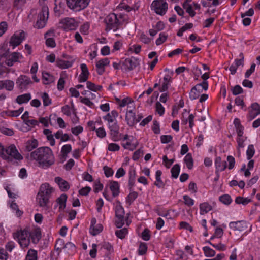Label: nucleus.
I'll return each instance as SVG.
<instances>
[{"instance_id":"nucleus-44","label":"nucleus","mask_w":260,"mask_h":260,"mask_svg":"<svg viewBox=\"0 0 260 260\" xmlns=\"http://www.w3.org/2000/svg\"><path fill=\"white\" fill-rule=\"evenodd\" d=\"M255 150L254 146L252 144L249 145L246 151L247 159L250 160L254 155Z\"/></svg>"},{"instance_id":"nucleus-34","label":"nucleus","mask_w":260,"mask_h":260,"mask_svg":"<svg viewBox=\"0 0 260 260\" xmlns=\"http://www.w3.org/2000/svg\"><path fill=\"white\" fill-rule=\"evenodd\" d=\"M29 236L31 237L32 242L37 243L41 238V233L39 230H37L31 234L29 233Z\"/></svg>"},{"instance_id":"nucleus-37","label":"nucleus","mask_w":260,"mask_h":260,"mask_svg":"<svg viewBox=\"0 0 260 260\" xmlns=\"http://www.w3.org/2000/svg\"><path fill=\"white\" fill-rule=\"evenodd\" d=\"M180 170V167L179 165L175 164L173 166L171 170L172 177L174 178H177L178 177Z\"/></svg>"},{"instance_id":"nucleus-29","label":"nucleus","mask_w":260,"mask_h":260,"mask_svg":"<svg viewBox=\"0 0 260 260\" xmlns=\"http://www.w3.org/2000/svg\"><path fill=\"white\" fill-rule=\"evenodd\" d=\"M38 146V142L36 139L29 140L27 141L25 145V150L30 152Z\"/></svg>"},{"instance_id":"nucleus-56","label":"nucleus","mask_w":260,"mask_h":260,"mask_svg":"<svg viewBox=\"0 0 260 260\" xmlns=\"http://www.w3.org/2000/svg\"><path fill=\"white\" fill-rule=\"evenodd\" d=\"M5 64L4 61H0V77H1L4 74L8 72V69Z\"/></svg>"},{"instance_id":"nucleus-15","label":"nucleus","mask_w":260,"mask_h":260,"mask_svg":"<svg viewBox=\"0 0 260 260\" xmlns=\"http://www.w3.org/2000/svg\"><path fill=\"white\" fill-rule=\"evenodd\" d=\"M82 72L79 75V81L84 82L87 80L89 72L87 66L85 63H82L80 66Z\"/></svg>"},{"instance_id":"nucleus-1","label":"nucleus","mask_w":260,"mask_h":260,"mask_svg":"<svg viewBox=\"0 0 260 260\" xmlns=\"http://www.w3.org/2000/svg\"><path fill=\"white\" fill-rule=\"evenodd\" d=\"M30 159L37 161L39 166L44 168L50 167L55 161L52 151L48 147H41L31 152Z\"/></svg>"},{"instance_id":"nucleus-5","label":"nucleus","mask_w":260,"mask_h":260,"mask_svg":"<svg viewBox=\"0 0 260 260\" xmlns=\"http://www.w3.org/2000/svg\"><path fill=\"white\" fill-rule=\"evenodd\" d=\"M49 16V9L47 6H43L41 12L38 15V19L34 27L38 29L44 28L47 23Z\"/></svg>"},{"instance_id":"nucleus-42","label":"nucleus","mask_w":260,"mask_h":260,"mask_svg":"<svg viewBox=\"0 0 260 260\" xmlns=\"http://www.w3.org/2000/svg\"><path fill=\"white\" fill-rule=\"evenodd\" d=\"M90 230V233L93 236H95L99 234L103 230V226L101 224H97L92 227Z\"/></svg>"},{"instance_id":"nucleus-47","label":"nucleus","mask_w":260,"mask_h":260,"mask_svg":"<svg viewBox=\"0 0 260 260\" xmlns=\"http://www.w3.org/2000/svg\"><path fill=\"white\" fill-rule=\"evenodd\" d=\"M183 8L186 10L187 13L189 14V16L191 17H193L196 15V12L193 10L191 5H187L186 4H183Z\"/></svg>"},{"instance_id":"nucleus-52","label":"nucleus","mask_w":260,"mask_h":260,"mask_svg":"<svg viewBox=\"0 0 260 260\" xmlns=\"http://www.w3.org/2000/svg\"><path fill=\"white\" fill-rule=\"evenodd\" d=\"M156 111L161 116L164 114L165 112V108L159 102H157L155 104Z\"/></svg>"},{"instance_id":"nucleus-45","label":"nucleus","mask_w":260,"mask_h":260,"mask_svg":"<svg viewBox=\"0 0 260 260\" xmlns=\"http://www.w3.org/2000/svg\"><path fill=\"white\" fill-rule=\"evenodd\" d=\"M203 251L206 257H212L215 255V251L209 247H204Z\"/></svg>"},{"instance_id":"nucleus-58","label":"nucleus","mask_w":260,"mask_h":260,"mask_svg":"<svg viewBox=\"0 0 260 260\" xmlns=\"http://www.w3.org/2000/svg\"><path fill=\"white\" fill-rule=\"evenodd\" d=\"M167 36L164 33H160L159 38L156 40V44L159 45L163 43L167 39Z\"/></svg>"},{"instance_id":"nucleus-17","label":"nucleus","mask_w":260,"mask_h":260,"mask_svg":"<svg viewBox=\"0 0 260 260\" xmlns=\"http://www.w3.org/2000/svg\"><path fill=\"white\" fill-rule=\"evenodd\" d=\"M215 165L216 173L224 171L227 167L226 162L225 161H222L220 157H217L216 158Z\"/></svg>"},{"instance_id":"nucleus-16","label":"nucleus","mask_w":260,"mask_h":260,"mask_svg":"<svg viewBox=\"0 0 260 260\" xmlns=\"http://www.w3.org/2000/svg\"><path fill=\"white\" fill-rule=\"evenodd\" d=\"M55 181L57 183L60 189L62 191H66L70 188L69 183L59 177H55Z\"/></svg>"},{"instance_id":"nucleus-31","label":"nucleus","mask_w":260,"mask_h":260,"mask_svg":"<svg viewBox=\"0 0 260 260\" xmlns=\"http://www.w3.org/2000/svg\"><path fill=\"white\" fill-rule=\"evenodd\" d=\"M42 80L44 84H49L54 81V77L47 72H43Z\"/></svg>"},{"instance_id":"nucleus-11","label":"nucleus","mask_w":260,"mask_h":260,"mask_svg":"<svg viewBox=\"0 0 260 260\" xmlns=\"http://www.w3.org/2000/svg\"><path fill=\"white\" fill-rule=\"evenodd\" d=\"M25 38V32L23 31L16 32L11 38L9 45L14 49L18 46Z\"/></svg>"},{"instance_id":"nucleus-51","label":"nucleus","mask_w":260,"mask_h":260,"mask_svg":"<svg viewBox=\"0 0 260 260\" xmlns=\"http://www.w3.org/2000/svg\"><path fill=\"white\" fill-rule=\"evenodd\" d=\"M138 197V193L132 191L127 197V202L131 204Z\"/></svg>"},{"instance_id":"nucleus-62","label":"nucleus","mask_w":260,"mask_h":260,"mask_svg":"<svg viewBox=\"0 0 260 260\" xmlns=\"http://www.w3.org/2000/svg\"><path fill=\"white\" fill-rule=\"evenodd\" d=\"M162 160L165 162V165L167 168H170L175 161L174 159H169L166 155L163 156Z\"/></svg>"},{"instance_id":"nucleus-26","label":"nucleus","mask_w":260,"mask_h":260,"mask_svg":"<svg viewBox=\"0 0 260 260\" xmlns=\"http://www.w3.org/2000/svg\"><path fill=\"white\" fill-rule=\"evenodd\" d=\"M109 187L112 192L114 197L117 196L119 193V185L116 181H111L109 184Z\"/></svg>"},{"instance_id":"nucleus-22","label":"nucleus","mask_w":260,"mask_h":260,"mask_svg":"<svg viewBox=\"0 0 260 260\" xmlns=\"http://www.w3.org/2000/svg\"><path fill=\"white\" fill-rule=\"evenodd\" d=\"M163 80L162 86L159 88L160 92H165L168 90L169 85L172 82V78L169 75H166L164 77Z\"/></svg>"},{"instance_id":"nucleus-27","label":"nucleus","mask_w":260,"mask_h":260,"mask_svg":"<svg viewBox=\"0 0 260 260\" xmlns=\"http://www.w3.org/2000/svg\"><path fill=\"white\" fill-rule=\"evenodd\" d=\"M199 85H196L191 89L189 93V98L190 100H194L198 99L201 92L202 91L199 88Z\"/></svg>"},{"instance_id":"nucleus-10","label":"nucleus","mask_w":260,"mask_h":260,"mask_svg":"<svg viewBox=\"0 0 260 260\" xmlns=\"http://www.w3.org/2000/svg\"><path fill=\"white\" fill-rule=\"evenodd\" d=\"M139 61L135 57H131L125 59L122 62L121 69L125 71H131L139 65Z\"/></svg>"},{"instance_id":"nucleus-28","label":"nucleus","mask_w":260,"mask_h":260,"mask_svg":"<svg viewBox=\"0 0 260 260\" xmlns=\"http://www.w3.org/2000/svg\"><path fill=\"white\" fill-rule=\"evenodd\" d=\"M9 54V48L7 44H3L0 47V61H4L5 58Z\"/></svg>"},{"instance_id":"nucleus-61","label":"nucleus","mask_w":260,"mask_h":260,"mask_svg":"<svg viewBox=\"0 0 260 260\" xmlns=\"http://www.w3.org/2000/svg\"><path fill=\"white\" fill-rule=\"evenodd\" d=\"M176 255L178 256L176 260H187L188 259L187 256L182 250L177 251Z\"/></svg>"},{"instance_id":"nucleus-57","label":"nucleus","mask_w":260,"mask_h":260,"mask_svg":"<svg viewBox=\"0 0 260 260\" xmlns=\"http://www.w3.org/2000/svg\"><path fill=\"white\" fill-rule=\"evenodd\" d=\"M232 93L235 95H238L243 92V90L242 87L239 85H236L231 89Z\"/></svg>"},{"instance_id":"nucleus-8","label":"nucleus","mask_w":260,"mask_h":260,"mask_svg":"<svg viewBox=\"0 0 260 260\" xmlns=\"http://www.w3.org/2000/svg\"><path fill=\"white\" fill-rule=\"evenodd\" d=\"M32 84L30 78L24 75H20L16 80L17 87L21 91L27 90L29 86Z\"/></svg>"},{"instance_id":"nucleus-6","label":"nucleus","mask_w":260,"mask_h":260,"mask_svg":"<svg viewBox=\"0 0 260 260\" xmlns=\"http://www.w3.org/2000/svg\"><path fill=\"white\" fill-rule=\"evenodd\" d=\"M90 0H66L68 7L75 12H79L85 9Z\"/></svg>"},{"instance_id":"nucleus-23","label":"nucleus","mask_w":260,"mask_h":260,"mask_svg":"<svg viewBox=\"0 0 260 260\" xmlns=\"http://www.w3.org/2000/svg\"><path fill=\"white\" fill-rule=\"evenodd\" d=\"M56 64L61 69H68L72 66L73 61H66L57 58L56 60Z\"/></svg>"},{"instance_id":"nucleus-46","label":"nucleus","mask_w":260,"mask_h":260,"mask_svg":"<svg viewBox=\"0 0 260 260\" xmlns=\"http://www.w3.org/2000/svg\"><path fill=\"white\" fill-rule=\"evenodd\" d=\"M219 200L225 205H229L232 202V199L229 194H224L220 196Z\"/></svg>"},{"instance_id":"nucleus-54","label":"nucleus","mask_w":260,"mask_h":260,"mask_svg":"<svg viewBox=\"0 0 260 260\" xmlns=\"http://www.w3.org/2000/svg\"><path fill=\"white\" fill-rule=\"evenodd\" d=\"M5 88L9 91H12L13 89L14 82L11 80H5Z\"/></svg>"},{"instance_id":"nucleus-48","label":"nucleus","mask_w":260,"mask_h":260,"mask_svg":"<svg viewBox=\"0 0 260 260\" xmlns=\"http://www.w3.org/2000/svg\"><path fill=\"white\" fill-rule=\"evenodd\" d=\"M65 245L63 239H58L56 242L55 248L57 250L60 251L61 249L65 248Z\"/></svg>"},{"instance_id":"nucleus-32","label":"nucleus","mask_w":260,"mask_h":260,"mask_svg":"<svg viewBox=\"0 0 260 260\" xmlns=\"http://www.w3.org/2000/svg\"><path fill=\"white\" fill-rule=\"evenodd\" d=\"M240 66L243 67L244 66V63L242 62L241 61L238 60V59H236L235 60L234 63H233L230 67L229 70L231 72V73L232 75H234L237 71V69L238 67Z\"/></svg>"},{"instance_id":"nucleus-59","label":"nucleus","mask_w":260,"mask_h":260,"mask_svg":"<svg viewBox=\"0 0 260 260\" xmlns=\"http://www.w3.org/2000/svg\"><path fill=\"white\" fill-rule=\"evenodd\" d=\"M10 206L12 209L16 210V215L17 216L19 217L22 214V211L19 209L18 206L16 203L12 202Z\"/></svg>"},{"instance_id":"nucleus-18","label":"nucleus","mask_w":260,"mask_h":260,"mask_svg":"<svg viewBox=\"0 0 260 260\" xmlns=\"http://www.w3.org/2000/svg\"><path fill=\"white\" fill-rule=\"evenodd\" d=\"M245 222L243 221H238L236 222H231L229 224L230 228L234 230L243 231L245 229Z\"/></svg>"},{"instance_id":"nucleus-21","label":"nucleus","mask_w":260,"mask_h":260,"mask_svg":"<svg viewBox=\"0 0 260 260\" xmlns=\"http://www.w3.org/2000/svg\"><path fill=\"white\" fill-rule=\"evenodd\" d=\"M67 199V196L66 194H62L56 200L57 205H59V210L60 211L64 210L66 206V201Z\"/></svg>"},{"instance_id":"nucleus-50","label":"nucleus","mask_w":260,"mask_h":260,"mask_svg":"<svg viewBox=\"0 0 260 260\" xmlns=\"http://www.w3.org/2000/svg\"><path fill=\"white\" fill-rule=\"evenodd\" d=\"M138 145V143L136 144H132L130 141H127L125 143H123L122 144V146L125 149H127L131 150H133L135 149Z\"/></svg>"},{"instance_id":"nucleus-33","label":"nucleus","mask_w":260,"mask_h":260,"mask_svg":"<svg viewBox=\"0 0 260 260\" xmlns=\"http://www.w3.org/2000/svg\"><path fill=\"white\" fill-rule=\"evenodd\" d=\"M162 172L160 170H157L156 172V181L154 182V185L158 188H163L165 186L164 183L161 180V175Z\"/></svg>"},{"instance_id":"nucleus-24","label":"nucleus","mask_w":260,"mask_h":260,"mask_svg":"<svg viewBox=\"0 0 260 260\" xmlns=\"http://www.w3.org/2000/svg\"><path fill=\"white\" fill-rule=\"evenodd\" d=\"M31 99L30 93H25L18 95L16 99V102L19 105L23 103H27Z\"/></svg>"},{"instance_id":"nucleus-41","label":"nucleus","mask_w":260,"mask_h":260,"mask_svg":"<svg viewBox=\"0 0 260 260\" xmlns=\"http://www.w3.org/2000/svg\"><path fill=\"white\" fill-rule=\"evenodd\" d=\"M41 98L43 100V105L44 106H48L51 104V99L49 98L47 93L44 92L42 93Z\"/></svg>"},{"instance_id":"nucleus-35","label":"nucleus","mask_w":260,"mask_h":260,"mask_svg":"<svg viewBox=\"0 0 260 260\" xmlns=\"http://www.w3.org/2000/svg\"><path fill=\"white\" fill-rule=\"evenodd\" d=\"M184 162H185L188 169H191L193 165V160L191 154L188 153L184 157Z\"/></svg>"},{"instance_id":"nucleus-49","label":"nucleus","mask_w":260,"mask_h":260,"mask_svg":"<svg viewBox=\"0 0 260 260\" xmlns=\"http://www.w3.org/2000/svg\"><path fill=\"white\" fill-rule=\"evenodd\" d=\"M71 145L70 144H66L63 145L62 147L61 152L63 156H66L69 153L71 152Z\"/></svg>"},{"instance_id":"nucleus-13","label":"nucleus","mask_w":260,"mask_h":260,"mask_svg":"<svg viewBox=\"0 0 260 260\" xmlns=\"http://www.w3.org/2000/svg\"><path fill=\"white\" fill-rule=\"evenodd\" d=\"M108 127L110 131V135L112 139L114 141H118L119 140L118 133L119 127L117 121H115L113 123H109Z\"/></svg>"},{"instance_id":"nucleus-55","label":"nucleus","mask_w":260,"mask_h":260,"mask_svg":"<svg viewBox=\"0 0 260 260\" xmlns=\"http://www.w3.org/2000/svg\"><path fill=\"white\" fill-rule=\"evenodd\" d=\"M18 242L21 247L25 248L28 246L30 243V240L29 237H28L24 239H21V240H19Z\"/></svg>"},{"instance_id":"nucleus-36","label":"nucleus","mask_w":260,"mask_h":260,"mask_svg":"<svg viewBox=\"0 0 260 260\" xmlns=\"http://www.w3.org/2000/svg\"><path fill=\"white\" fill-rule=\"evenodd\" d=\"M119 205L115 207V216L116 217H124L125 214L124 210L122 206L120 204V202L117 201Z\"/></svg>"},{"instance_id":"nucleus-39","label":"nucleus","mask_w":260,"mask_h":260,"mask_svg":"<svg viewBox=\"0 0 260 260\" xmlns=\"http://www.w3.org/2000/svg\"><path fill=\"white\" fill-rule=\"evenodd\" d=\"M87 87L92 90V91H93L94 92H96V91H100L101 90V89L102 88V86H101V85H96L95 84L90 82V81H88L87 82Z\"/></svg>"},{"instance_id":"nucleus-53","label":"nucleus","mask_w":260,"mask_h":260,"mask_svg":"<svg viewBox=\"0 0 260 260\" xmlns=\"http://www.w3.org/2000/svg\"><path fill=\"white\" fill-rule=\"evenodd\" d=\"M115 222L117 228H121L124 223V217H116Z\"/></svg>"},{"instance_id":"nucleus-64","label":"nucleus","mask_w":260,"mask_h":260,"mask_svg":"<svg viewBox=\"0 0 260 260\" xmlns=\"http://www.w3.org/2000/svg\"><path fill=\"white\" fill-rule=\"evenodd\" d=\"M183 200L184 201L185 204L188 206H191L194 204L193 200L187 195L183 196Z\"/></svg>"},{"instance_id":"nucleus-40","label":"nucleus","mask_w":260,"mask_h":260,"mask_svg":"<svg viewBox=\"0 0 260 260\" xmlns=\"http://www.w3.org/2000/svg\"><path fill=\"white\" fill-rule=\"evenodd\" d=\"M251 202V200L249 199H248L247 198H244L242 197L238 196L236 197L235 199V202L236 203L238 204H242L243 205H246L248 204L249 203Z\"/></svg>"},{"instance_id":"nucleus-7","label":"nucleus","mask_w":260,"mask_h":260,"mask_svg":"<svg viewBox=\"0 0 260 260\" xmlns=\"http://www.w3.org/2000/svg\"><path fill=\"white\" fill-rule=\"evenodd\" d=\"M105 22L107 25L106 30H109L113 29L114 31H116L121 24L117 15L114 13L109 14L105 19Z\"/></svg>"},{"instance_id":"nucleus-43","label":"nucleus","mask_w":260,"mask_h":260,"mask_svg":"<svg viewBox=\"0 0 260 260\" xmlns=\"http://www.w3.org/2000/svg\"><path fill=\"white\" fill-rule=\"evenodd\" d=\"M128 230L126 228H124L115 232V234L117 237L120 239H123L125 235L127 234Z\"/></svg>"},{"instance_id":"nucleus-38","label":"nucleus","mask_w":260,"mask_h":260,"mask_svg":"<svg viewBox=\"0 0 260 260\" xmlns=\"http://www.w3.org/2000/svg\"><path fill=\"white\" fill-rule=\"evenodd\" d=\"M26 260H37V251L30 249L26 256Z\"/></svg>"},{"instance_id":"nucleus-4","label":"nucleus","mask_w":260,"mask_h":260,"mask_svg":"<svg viewBox=\"0 0 260 260\" xmlns=\"http://www.w3.org/2000/svg\"><path fill=\"white\" fill-rule=\"evenodd\" d=\"M79 25L78 22L74 18L66 17L60 20L59 27L64 31L75 30Z\"/></svg>"},{"instance_id":"nucleus-3","label":"nucleus","mask_w":260,"mask_h":260,"mask_svg":"<svg viewBox=\"0 0 260 260\" xmlns=\"http://www.w3.org/2000/svg\"><path fill=\"white\" fill-rule=\"evenodd\" d=\"M0 156L3 159L9 161H12L13 159L21 160L23 158L14 145H11L5 148L0 144Z\"/></svg>"},{"instance_id":"nucleus-25","label":"nucleus","mask_w":260,"mask_h":260,"mask_svg":"<svg viewBox=\"0 0 260 260\" xmlns=\"http://www.w3.org/2000/svg\"><path fill=\"white\" fill-rule=\"evenodd\" d=\"M29 236V233L26 230H21L18 231L16 233H14L13 237L15 239H17L18 241L21 240V239H26Z\"/></svg>"},{"instance_id":"nucleus-63","label":"nucleus","mask_w":260,"mask_h":260,"mask_svg":"<svg viewBox=\"0 0 260 260\" xmlns=\"http://www.w3.org/2000/svg\"><path fill=\"white\" fill-rule=\"evenodd\" d=\"M227 161L229 162V169H232L235 166V160L234 157L232 156H228L227 157Z\"/></svg>"},{"instance_id":"nucleus-12","label":"nucleus","mask_w":260,"mask_h":260,"mask_svg":"<svg viewBox=\"0 0 260 260\" xmlns=\"http://www.w3.org/2000/svg\"><path fill=\"white\" fill-rule=\"evenodd\" d=\"M22 58V55L18 52H13L9 54L4 60L5 64L8 66H12L14 62L19 61L20 58Z\"/></svg>"},{"instance_id":"nucleus-20","label":"nucleus","mask_w":260,"mask_h":260,"mask_svg":"<svg viewBox=\"0 0 260 260\" xmlns=\"http://www.w3.org/2000/svg\"><path fill=\"white\" fill-rule=\"evenodd\" d=\"M125 119L127 124L130 126H133L135 123L136 115L132 109L128 111L126 114Z\"/></svg>"},{"instance_id":"nucleus-14","label":"nucleus","mask_w":260,"mask_h":260,"mask_svg":"<svg viewBox=\"0 0 260 260\" xmlns=\"http://www.w3.org/2000/svg\"><path fill=\"white\" fill-rule=\"evenodd\" d=\"M109 62L107 58L101 59L96 62V70L99 75H102L105 72V67L109 64Z\"/></svg>"},{"instance_id":"nucleus-9","label":"nucleus","mask_w":260,"mask_h":260,"mask_svg":"<svg viewBox=\"0 0 260 260\" xmlns=\"http://www.w3.org/2000/svg\"><path fill=\"white\" fill-rule=\"evenodd\" d=\"M151 7L156 14L164 15L168 9V4L164 0L154 1Z\"/></svg>"},{"instance_id":"nucleus-30","label":"nucleus","mask_w":260,"mask_h":260,"mask_svg":"<svg viewBox=\"0 0 260 260\" xmlns=\"http://www.w3.org/2000/svg\"><path fill=\"white\" fill-rule=\"evenodd\" d=\"M200 214L201 215H204L211 211L212 209V207L209 203L207 202H204L200 204Z\"/></svg>"},{"instance_id":"nucleus-60","label":"nucleus","mask_w":260,"mask_h":260,"mask_svg":"<svg viewBox=\"0 0 260 260\" xmlns=\"http://www.w3.org/2000/svg\"><path fill=\"white\" fill-rule=\"evenodd\" d=\"M208 243L218 250L224 251L226 249V246L223 244L219 243L218 244H212L210 241H208Z\"/></svg>"},{"instance_id":"nucleus-2","label":"nucleus","mask_w":260,"mask_h":260,"mask_svg":"<svg viewBox=\"0 0 260 260\" xmlns=\"http://www.w3.org/2000/svg\"><path fill=\"white\" fill-rule=\"evenodd\" d=\"M53 191V188L49 184L44 183L41 185L37 196V200L40 206L42 207L47 206L49 199Z\"/></svg>"},{"instance_id":"nucleus-19","label":"nucleus","mask_w":260,"mask_h":260,"mask_svg":"<svg viewBox=\"0 0 260 260\" xmlns=\"http://www.w3.org/2000/svg\"><path fill=\"white\" fill-rule=\"evenodd\" d=\"M251 110L249 111V115L251 119H253L260 114V106L255 103L251 105Z\"/></svg>"}]
</instances>
